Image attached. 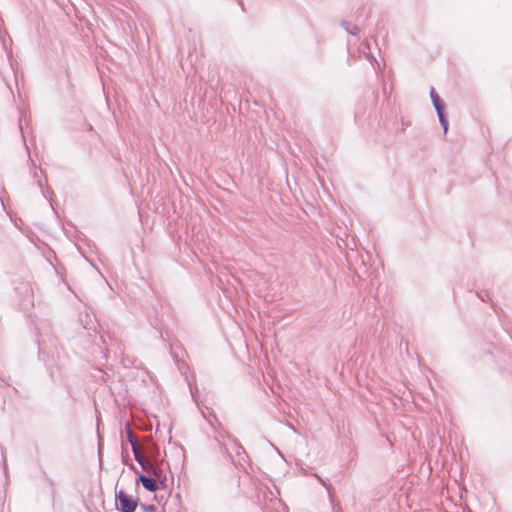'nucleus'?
I'll use <instances>...</instances> for the list:
<instances>
[{
	"mask_svg": "<svg viewBox=\"0 0 512 512\" xmlns=\"http://www.w3.org/2000/svg\"><path fill=\"white\" fill-rule=\"evenodd\" d=\"M116 503L119 504V510L121 512H134L137 505L138 500L133 499L128 496L123 490H119L116 492Z\"/></svg>",
	"mask_w": 512,
	"mask_h": 512,
	"instance_id": "1",
	"label": "nucleus"
},
{
	"mask_svg": "<svg viewBox=\"0 0 512 512\" xmlns=\"http://www.w3.org/2000/svg\"><path fill=\"white\" fill-rule=\"evenodd\" d=\"M126 435H127V440L129 441V443L132 446V451H133L135 460H139L138 454L141 452V449H140L139 443L137 441V438H136L135 434L133 433L129 423L126 424Z\"/></svg>",
	"mask_w": 512,
	"mask_h": 512,
	"instance_id": "2",
	"label": "nucleus"
},
{
	"mask_svg": "<svg viewBox=\"0 0 512 512\" xmlns=\"http://www.w3.org/2000/svg\"><path fill=\"white\" fill-rule=\"evenodd\" d=\"M138 481L141 482L143 487L149 492H155L158 490V484L156 480L152 477L140 474L138 477Z\"/></svg>",
	"mask_w": 512,
	"mask_h": 512,
	"instance_id": "3",
	"label": "nucleus"
},
{
	"mask_svg": "<svg viewBox=\"0 0 512 512\" xmlns=\"http://www.w3.org/2000/svg\"><path fill=\"white\" fill-rule=\"evenodd\" d=\"M139 460H136L139 465L142 467L144 471H146L148 474L155 466L153 463H151L148 459L145 458V456L140 452L139 454Z\"/></svg>",
	"mask_w": 512,
	"mask_h": 512,
	"instance_id": "4",
	"label": "nucleus"
},
{
	"mask_svg": "<svg viewBox=\"0 0 512 512\" xmlns=\"http://www.w3.org/2000/svg\"><path fill=\"white\" fill-rule=\"evenodd\" d=\"M430 97L435 107V110L444 109V104L433 87H431L430 89Z\"/></svg>",
	"mask_w": 512,
	"mask_h": 512,
	"instance_id": "5",
	"label": "nucleus"
},
{
	"mask_svg": "<svg viewBox=\"0 0 512 512\" xmlns=\"http://www.w3.org/2000/svg\"><path fill=\"white\" fill-rule=\"evenodd\" d=\"M342 26L344 27V29L347 31V33L351 34V35H357L358 32H359V28L357 25H354V24H351L349 22H343L342 23Z\"/></svg>",
	"mask_w": 512,
	"mask_h": 512,
	"instance_id": "6",
	"label": "nucleus"
},
{
	"mask_svg": "<svg viewBox=\"0 0 512 512\" xmlns=\"http://www.w3.org/2000/svg\"><path fill=\"white\" fill-rule=\"evenodd\" d=\"M161 470L157 466H154L153 469L150 471L149 475H152L156 477L157 479H160Z\"/></svg>",
	"mask_w": 512,
	"mask_h": 512,
	"instance_id": "7",
	"label": "nucleus"
},
{
	"mask_svg": "<svg viewBox=\"0 0 512 512\" xmlns=\"http://www.w3.org/2000/svg\"><path fill=\"white\" fill-rule=\"evenodd\" d=\"M436 112H437V116L439 118V122L442 120H446V116L444 114V109H438V110H436Z\"/></svg>",
	"mask_w": 512,
	"mask_h": 512,
	"instance_id": "8",
	"label": "nucleus"
},
{
	"mask_svg": "<svg viewBox=\"0 0 512 512\" xmlns=\"http://www.w3.org/2000/svg\"><path fill=\"white\" fill-rule=\"evenodd\" d=\"M145 512H155L156 508L154 505H142Z\"/></svg>",
	"mask_w": 512,
	"mask_h": 512,
	"instance_id": "9",
	"label": "nucleus"
},
{
	"mask_svg": "<svg viewBox=\"0 0 512 512\" xmlns=\"http://www.w3.org/2000/svg\"><path fill=\"white\" fill-rule=\"evenodd\" d=\"M440 124L442 125V127L444 129V132H447V130H448V121H447V119L440 121Z\"/></svg>",
	"mask_w": 512,
	"mask_h": 512,
	"instance_id": "10",
	"label": "nucleus"
},
{
	"mask_svg": "<svg viewBox=\"0 0 512 512\" xmlns=\"http://www.w3.org/2000/svg\"><path fill=\"white\" fill-rule=\"evenodd\" d=\"M367 57H368V58H373V56L371 55V53H370V52H368V53H367Z\"/></svg>",
	"mask_w": 512,
	"mask_h": 512,
	"instance_id": "11",
	"label": "nucleus"
},
{
	"mask_svg": "<svg viewBox=\"0 0 512 512\" xmlns=\"http://www.w3.org/2000/svg\"><path fill=\"white\" fill-rule=\"evenodd\" d=\"M84 328H86V329L90 328V327H88V323L87 322L84 324Z\"/></svg>",
	"mask_w": 512,
	"mask_h": 512,
	"instance_id": "12",
	"label": "nucleus"
}]
</instances>
